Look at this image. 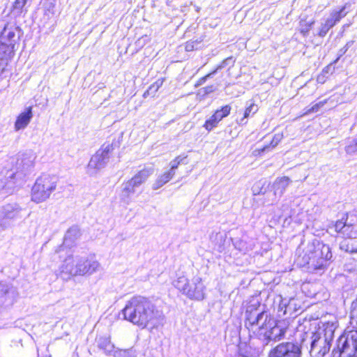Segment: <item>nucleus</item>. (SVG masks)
Returning <instances> with one entry per match:
<instances>
[{
  "label": "nucleus",
  "instance_id": "1",
  "mask_svg": "<svg viewBox=\"0 0 357 357\" xmlns=\"http://www.w3.org/2000/svg\"><path fill=\"white\" fill-rule=\"evenodd\" d=\"M124 319L142 328H157L162 325L165 314L149 298L135 296L127 301L122 310Z\"/></svg>",
  "mask_w": 357,
  "mask_h": 357
},
{
  "label": "nucleus",
  "instance_id": "2",
  "mask_svg": "<svg viewBox=\"0 0 357 357\" xmlns=\"http://www.w3.org/2000/svg\"><path fill=\"white\" fill-rule=\"evenodd\" d=\"M245 326L257 333L259 339L265 344L282 340L287 329L284 322L277 321L267 312L246 311Z\"/></svg>",
  "mask_w": 357,
  "mask_h": 357
},
{
  "label": "nucleus",
  "instance_id": "3",
  "mask_svg": "<svg viewBox=\"0 0 357 357\" xmlns=\"http://www.w3.org/2000/svg\"><path fill=\"white\" fill-rule=\"evenodd\" d=\"M331 258L330 247L316 238L302 243L297 249V263L302 266L309 264L314 270L325 268Z\"/></svg>",
  "mask_w": 357,
  "mask_h": 357
},
{
  "label": "nucleus",
  "instance_id": "4",
  "mask_svg": "<svg viewBox=\"0 0 357 357\" xmlns=\"http://www.w3.org/2000/svg\"><path fill=\"white\" fill-rule=\"evenodd\" d=\"M100 268V264L92 256L68 257L62 266L61 271L70 275H91Z\"/></svg>",
  "mask_w": 357,
  "mask_h": 357
},
{
  "label": "nucleus",
  "instance_id": "5",
  "mask_svg": "<svg viewBox=\"0 0 357 357\" xmlns=\"http://www.w3.org/2000/svg\"><path fill=\"white\" fill-rule=\"evenodd\" d=\"M173 285L190 300L202 301L205 298L206 287L202 278L198 275L190 280L183 274L178 275L173 281Z\"/></svg>",
  "mask_w": 357,
  "mask_h": 357
},
{
  "label": "nucleus",
  "instance_id": "6",
  "mask_svg": "<svg viewBox=\"0 0 357 357\" xmlns=\"http://www.w3.org/2000/svg\"><path fill=\"white\" fill-rule=\"evenodd\" d=\"M56 183L57 178L54 176L45 174L40 176L32 188L31 200L36 203L47 200L55 190Z\"/></svg>",
  "mask_w": 357,
  "mask_h": 357
},
{
  "label": "nucleus",
  "instance_id": "7",
  "mask_svg": "<svg viewBox=\"0 0 357 357\" xmlns=\"http://www.w3.org/2000/svg\"><path fill=\"white\" fill-rule=\"evenodd\" d=\"M333 357H356L357 331L345 332L337 340L332 352Z\"/></svg>",
  "mask_w": 357,
  "mask_h": 357
},
{
  "label": "nucleus",
  "instance_id": "8",
  "mask_svg": "<svg viewBox=\"0 0 357 357\" xmlns=\"http://www.w3.org/2000/svg\"><path fill=\"white\" fill-rule=\"evenodd\" d=\"M113 146L110 144H103L91 157L86 168V173L92 176L98 174L107 164Z\"/></svg>",
  "mask_w": 357,
  "mask_h": 357
},
{
  "label": "nucleus",
  "instance_id": "9",
  "mask_svg": "<svg viewBox=\"0 0 357 357\" xmlns=\"http://www.w3.org/2000/svg\"><path fill=\"white\" fill-rule=\"evenodd\" d=\"M301 346L291 342H282L268 353V357H301Z\"/></svg>",
  "mask_w": 357,
  "mask_h": 357
},
{
  "label": "nucleus",
  "instance_id": "10",
  "mask_svg": "<svg viewBox=\"0 0 357 357\" xmlns=\"http://www.w3.org/2000/svg\"><path fill=\"white\" fill-rule=\"evenodd\" d=\"M333 335V331L331 330L326 331L324 337L319 333H312L310 352L317 350L318 354L324 356L330 350Z\"/></svg>",
  "mask_w": 357,
  "mask_h": 357
},
{
  "label": "nucleus",
  "instance_id": "11",
  "mask_svg": "<svg viewBox=\"0 0 357 357\" xmlns=\"http://www.w3.org/2000/svg\"><path fill=\"white\" fill-rule=\"evenodd\" d=\"M22 208L15 203L8 204L0 208V220L7 223V229L11 225V220L21 218Z\"/></svg>",
  "mask_w": 357,
  "mask_h": 357
},
{
  "label": "nucleus",
  "instance_id": "12",
  "mask_svg": "<svg viewBox=\"0 0 357 357\" xmlns=\"http://www.w3.org/2000/svg\"><path fill=\"white\" fill-rule=\"evenodd\" d=\"M32 117L33 114L31 107H29L17 116L15 123V130L18 131L20 130L24 129L29 123Z\"/></svg>",
  "mask_w": 357,
  "mask_h": 357
},
{
  "label": "nucleus",
  "instance_id": "13",
  "mask_svg": "<svg viewBox=\"0 0 357 357\" xmlns=\"http://www.w3.org/2000/svg\"><path fill=\"white\" fill-rule=\"evenodd\" d=\"M291 182V179L287 176L277 178L273 184L274 195L281 197Z\"/></svg>",
  "mask_w": 357,
  "mask_h": 357
},
{
  "label": "nucleus",
  "instance_id": "14",
  "mask_svg": "<svg viewBox=\"0 0 357 357\" xmlns=\"http://www.w3.org/2000/svg\"><path fill=\"white\" fill-rule=\"evenodd\" d=\"M234 61L232 57H228L223 60L222 63L217 66V68L211 73H208L206 76L200 78L197 83L195 84V87L200 86L204 84L207 80L213 77V76L217 73L219 70H221L225 68L227 66H232L234 64Z\"/></svg>",
  "mask_w": 357,
  "mask_h": 357
},
{
  "label": "nucleus",
  "instance_id": "15",
  "mask_svg": "<svg viewBox=\"0 0 357 357\" xmlns=\"http://www.w3.org/2000/svg\"><path fill=\"white\" fill-rule=\"evenodd\" d=\"M98 347L103 351L105 355L110 356L115 351L109 336H100L96 339Z\"/></svg>",
  "mask_w": 357,
  "mask_h": 357
},
{
  "label": "nucleus",
  "instance_id": "16",
  "mask_svg": "<svg viewBox=\"0 0 357 357\" xmlns=\"http://www.w3.org/2000/svg\"><path fill=\"white\" fill-rule=\"evenodd\" d=\"M347 13L345 11V6H342L339 10H333L331 12L328 17L326 19L325 22L331 29L337 22H339L341 19L347 15Z\"/></svg>",
  "mask_w": 357,
  "mask_h": 357
},
{
  "label": "nucleus",
  "instance_id": "17",
  "mask_svg": "<svg viewBox=\"0 0 357 357\" xmlns=\"http://www.w3.org/2000/svg\"><path fill=\"white\" fill-rule=\"evenodd\" d=\"M154 172V168L152 166L145 167L142 170L139 171L132 178L140 186L151 176Z\"/></svg>",
  "mask_w": 357,
  "mask_h": 357
},
{
  "label": "nucleus",
  "instance_id": "18",
  "mask_svg": "<svg viewBox=\"0 0 357 357\" xmlns=\"http://www.w3.org/2000/svg\"><path fill=\"white\" fill-rule=\"evenodd\" d=\"M122 197L128 199L135 192L136 188L139 187L137 182L132 178L123 183Z\"/></svg>",
  "mask_w": 357,
  "mask_h": 357
},
{
  "label": "nucleus",
  "instance_id": "19",
  "mask_svg": "<svg viewBox=\"0 0 357 357\" xmlns=\"http://www.w3.org/2000/svg\"><path fill=\"white\" fill-rule=\"evenodd\" d=\"M122 197L128 199L135 192L136 188L139 187L137 182L132 178L123 183Z\"/></svg>",
  "mask_w": 357,
  "mask_h": 357
},
{
  "label": "nucleus",
  "instance_id": "20",
  "mask_svg": "<svg viewBox=\"0 0 357 357\" xmlns=\"http://www.w3.org/2000/svg\"><path fill=\"white\" fill-rule=\"evenodd\" d=\"M122 197L128 199L135 192L136 188L139 187L137 182L132 178L123 183Z\"/></svg>",
  "mask_w": 357,
  "mask_h": 357
},
{
  "label": "nucleus",
  "instance_id": "21",
  "mask_svg": "<svg viewBox=\"0 0 357 357\" xmlns=\"http://www.w3.org/2000/svg\"><path fill=\"white\" fill-rule=\"evenodd\" d=\"M80 236V231L77 227H70L66 232L64 237V245L71 246Z\"/></svg>",
  "mask_w": 357,
  "mask_h": 357
},
{
  "label": "nucleus",
  "instance_id": "22",
  "mask_svg": "<svg viewBox=\"0 0 357 357\" xmlns=\"http://www.w3.org/2000/svg\"><path fill=\"white\" fill-rule=\"evenodd\" d=\"M174 174L172 173V171H167L164 174L159 176L154 183L153 184L152 188L153 190H158L163 186L165 183L169 181Z\"/></svg>",
  "mask_w": 357,
  "mask_h": 357
},
{
  "label": "nucleus",
  "instance_id": "23",
  "mask_svg": "<svg viewBox=\"0 0 357 357\" xmlns=\"http://www.w3.org/2000/svg\"><path fill=\"white\" fill-rule=\"evenodd\" d=\"M258 111V106L255 103H250L244 111L243 117L240 120V124H245L247 123L245 119L252 116Z\"/></svg>",
  "mask_w": 357,
  "mask_h": 357
},
{
  "label": "nucleus",
  "instance_id": "24",
  "mask_svg": "<svg viewBox=\"0 0 357 357\" xmlns=\"http://www.w3.org/2000/svg\"><path fill=\"white\" fill-rule=\"evenodd\" d=\"M282 138H283V134L282 132L275 133L273 135V139H272L270 144L264 146L259 151L261 152H264L266 151L269 150L271 148V149L275 148L279 144V142L282 139Z\"/></svg>",
  "mask_w": 357,
  "mask_h": 357
},
{
  "label": "nucleus",
  "instance_id": "25",
  "mask_svg": "<svg viewBox=\"0 0 357 357\" xmlns=\"http://www.w3.org/2000/svg\"><path fill=\"white\" fill-rule=\"evenodd\" d=\"M15 36V33L14 31H7L6 29H4V31L2 33L1 39H2V43L5 44L6 45H12L13 42L14 41L13 38Z\"/></svg>",
  "mask_w": 357,
  "mask_h": 357
},
{
  "label": "nucleus",
  "instance_id": "26",
  "mask_svg": "<svg viewBox=\"0 0 357 357\" xmlns=\"http://www.w3.org/2000/svg\"><path fill=\"white\" fill-rule=\"evenodd\" d=\"M230 111L231 107L229 105H225L220 109L216 110L213 116H215V119L216 118V119L220 121L224 117H226L229 114Z\"/></svg>",
  "mask_w": 357,
  "mask_h": 357
},
{
  "label": "nucleus",
  "instance_id": "27",
  "mask_svg": "<svg viewBox=\"0 0 357 357\" xmlns=\"http://www.w3.org/2000/svg\"><path fill=\"white\" fill-rule=\"evenodd\" d=\"M114 357H136L132 349H116L113 353Z\"/></svg>",
  "mask_w": 357,
  "mask_h": 357
},
{
  "label": "nucleus",
  "instance_id": "28",
  "mask_svg": "<svg viewBox=\"0 0 357 357\" xmlns=\"http://www.w3.org/2000/svg\"><path fill=\"white\" fill-rule=\"evenodd\" d=\"M29 0H15L13 4V9L17 10L19 13H22L24 11L27 12L26 5Z\"/></svg>",
  "mask_w": 357,
  "mask_h": 357
},
{
  "label": "nucleus",
  "instance_id": "29",
  "mask_svg": "<svg viewBox=\"0 0 357 357\" xmlns=\"http://www.w3.org/2000/svg\"><path fill=\"white\" fill-rule=\"evenodd\" d=\"M353 229L352 225H345L342 234L349 238H357V231H354Z\"/></svg>",
  "mask_w": 357,
  "mask_h": 357
},
{
  "label": "nucleus",
  "instance_id": "30",
  "mask_svg": "<svg viewBox=\"0 0 357 357\" xmlns=\"http://www.w3.org/2000/svg\"><path fill=\"white\" fill-rule=\"evenodd\" d=\"M218 122L219 121L216 119V118L215 119V116L213 115L208 120L205 122L204 126L207 130L210 131L217 126Z\"/></svg>",
  "mask_w": 357,
  "mask_h": 357
},
{
  "label": "nucleus",
  "instance_id": "31",
  "mask_svg": "<svg viewBox=\"0 0 357 357\" xmlns=\"http://www.w3.org/2000/svg\"><path fill=\"white\" fill-rule=\"evenodd\" d=\"M185 158H182L181 156L176 157L174 160L170 162V169L169 171H172V173L175 175L176 169L178 168L180 163L182 162V160Z\"/></svg>",
  "mask_w": 357,
  "mask_h": 357
},
{
  "label": "nucleus",
  "instance_id": "32",
  "mask_svg": "<svg viewBox=\"0 0 357 357\" xmlns=\"http://www.w3.org/2000/svg\"><path fill=\"white\" fill-rule=\"evenodd\" d=\"M345 151L349 154H353L357 152V139H354L345 147Z\"/></svg>",
  "mask_w": 357,
  "mask_h": 357
},
{
  "label": "nucleus",
  "instance_id": "33",
  "mask_svg": "<svg viewBox=\"0 0 357 357\" xmlns=\"http://www.w3.org/2000/svg\"><path fill=\"white\" fill-rule=\"evenodd\" d=\"M326 100L324 101H320L318 103H316L311 108L308 109L303 115H307L310 113L312 112H317L321 107L324 106V105L326 103Z\"/></svg>",
  "mask_w": 357,
  "mask_h": 357
},
{
  "label": "nucleus",
  "instance_id": "34",
  "mask_svg": "<svg viewBox=\"0 0 357 357\" xmlns=\"http://www.w3.org/2000/svg\"><path fill=\"white\" fill-rule=\"evenodd\" d=\"M330 29L331 27L324 22L321 23L318 34L320 37H324Z\"/></svg>",
  "mask_w": 357,
  "mask_h": 357
},
{
  "label": "nucleus",
  "instance_id": "35",
  "mask_svg": "<svg viewBox=\"0 0 357 357\" xmlns=\"http://www.w3.org/2000/svg\"><path fill=\"white\" fill-rule=\"evenodd\" d=\"M163 82V78L158 79L153 84L149 86V89H159V88L162 87Z\"/></svg>",
  "mask_w": 357,
  "mask_h": 357
},
{
  "label": "nucleus",
  "instance_id": "36",
  "mask_svg": "<svg viewBox=\"0 0 357 357\" xmlns=\"http://www.w3.org/2000/svg\"><path fill=\"white\" fill-rule=\"evenodd\" d=\"M345 225L346 224L344 222H343L342 221H337V222H336V223H335V225L334 226L335 227V230L337 233H342Z\"/></svg>",
  "mask_w": 357,
  "mask_h": 357
},
{
  "label": "nucleus",
  "instance_id": "37",
  "mask_svg": "<svg viewBox=\"0 0 357 357\" xmlns=\"http://www.w3.org/2000/svg\"><path fill=\"white\" fill-rule=\"evenodd\" d=\"M8 292V287L0 282V298L5 296Z\"/></svg>",
  "mask_w": 357,
  "mask_h": 357
},
{
  "label": "nucleus",
  "instance_id": "38",
  "mask_svg": "<svg viewBox=\"0 0 357 357\" xmlns=\"http://www.w3.org/2000/svg\"><path fill=\"white\" fill-rule=\"evenodd\" d=\"M7 229V223L4 220H0V232Z\"/></svg>",
  "mask_w": 357,
  "mask_h": 357
},
{
  "label": "nucleus",
  "instance_id": "39",
  "mask_svg": "<svg viewBox=\"0 0 357 357\" xmlns=\"http://www.w3.org/2000/svg\"><path fill=\"white\" fill-rule=\"evenodd\" d=\"M349 248L351 249V245L349 246V243H347V241H344V242H342L341 244H340V248L342 250H344L346 251V249L347 248Z\"/></svg>",
  "mask_w": 357,
  "mask_h": 357
},
{
  "label": "nucleus",
  "instance_id": "40",
  "mask_svg": "<svg viewBox=\"0 0 357 357\" xmlns=\"http://www.w3.org/2000/svg\"><path fill=\"white\" fill-rule=\"evenodd\" d=\"M314 24V22H312L306 28L301 29V33L305 35L310 31L311 26Z\"/></svg>",
  "mask_w": 357,
  "mask_h": 357
},
{
  "label": "nucleus",
  "instance_id": "41",
  "mask_svg": "<svg viewBox=\"0 0 357 357\" xmlns=\"http://www.w3.org/2000/svg\"><path fill=\"white\" fill-rule=\"evenodd\" d=\"M5 66H6V63H5V61L0 58V75L3 72L4 69H5Z\"/></svg>",
  "mask_w": 357,
  "mask_h": 357
},
{
  "label": "nucleus",
  "instance_id": "42",
  "mask_svg": "<svg viewBox=\"0 0 357 357\" xmlns=\"http://www.w3.org/2000/svg\"><path fill=\"white\" fill-rule=\"evenodd\" d=\"M346 252H357V245H354L351 244V248L349 249V248L346 249Z\"/></svg>",
  "mask_w": 357,
  "mask_h": 357
},
{
  "label": "nucleus",
  "instance_id": "43",
  "mask_svg": "<svg viewBox=\"0 0 357 357\" xmlns=\"http://www.w3.org/2000/svg\"><path fill=\"white\" fill-rule=\"evenodd\" d=\"M194 49V45L192 43H188L185 45V50L189 52V51H192Z\"/></svg>",
  "mask_w": 357,
  "mask_h": 357
},
{
  "label": "nucleus",
  "instance_id": "44",
  "mask_svg": "<svg viewBox=\"0 0 357 357\" xmlns=\"http://www.w3.org/2000/svg\"><path fill=\"white\" fill-rule=\"evenodd\" d=\"M347 50L344 47L340 50L339 54L340 56H342L343 54H344L347 52Z\"/></svg>",
  "mask_w": 357,
  "mask_h": 357
},
{
  "label": "nucleus",
  "instance_id": "45",
  "mask_svg": "<svg viewBox=\"0 0 357 357\" xmlns=\"http://www.w3.org/2000/svg\"><path fill=\"white\" fill-rule=\"evenodd\" d=\"M354 44V41L353 40H351V41H349L347 43V44L344 45V47L347 48V50H348V49Z\"/></svg>",
  "mask_w": 357,
  "mask_h": 357
},
{
  "label": "nucleus",
  "instance_id": "46",
  "mask_svg": "<svg viewBox=\"0 0 357 357\" xmlns=\"http://www.w3.org/2000/svg\"><path fill=\"white\" fill-rule=\"evenodd\" d=\"M148 92H149V91H146L144 93L143 96H144V97H146V95L148 94Z\"/></svg>",
  "mask_w": 357,
  "mask_h": 357
},
{
  "label": "nucleus",
  "instance_id": "47",
  "mask_svg": "<svg viewBox=\"0 0 357 357\" xmlns=\"http://www.w3.org/2000/svg\"><path fill=\"white\" fill-rule=\"evenodd\" d=\"M287 313V309L284 310V314Z\"/></svg>",
  "mask_w": 357,
  "mask_h": 357
}]
</instances>
